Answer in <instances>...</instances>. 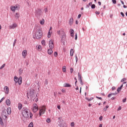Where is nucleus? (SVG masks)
Wrapping results in <instances>:
<instances>
[{
    "instance_id": "1",
    "label": "nucleus",
    "mask_w": 127,
    "mask_h": 127,
    "mask_svg": "<svg viewBox=\"0 0 127 127\" xmlns=\"http://www.w3.org/2000/svg\"><path fill=\"white\" fill-rule=\"evenodd\" d=\"M22 115L24 118L25 119H28L30 116V119H32V117H33V115L32 113L29 112V110L27 108L23 109Z\"/></svg>"
},
{
    "instance_id": "2",
    "label": "nucleus",
    "mask_w": 127,
    "mask_h": 127,
    "mask_svg": "<svg viewBox=\"0 0 127 127\" xmlns=\"http://www.w3.org/2000/svg\"><path fill=\"white\" fill-rule=\"evenodd\" d=\"M11 114V108L8 107L7 109H5L2 111L1 116L2 119L4 120H7V118H8V115Z\"/></svg>"
},
{
    "instance_id": "3",
    "label": "nucleus",
    "mask_w": 127,
    "mask_h": 127,
    "mask_svg": "<svg viewBox=\"0 0 127 127\" xmlns=\"http://www.w3.org/2000/svg\"><path fill=\"white\" fill-rule=\"evenodd\" d=\"M34 38L36 39H40L42 37V31L40 28L36 29V32L35 33Z\"/></svg>"
},
{
    "instance_id": "4",
    "label": "nucleus",
    "mask_w": 127,
    "mask_h": 127,
    "mask_svg": "<svg viewBox=\"0 0 127 127\" xmlns=\"http://www.w3.org/2000/svg\"><path fill=\"white\" fill-rule=\"evenodd\" d=\"M30 97H31V100L37 102H38V98H37V95L36 94H35L34 90H31L30 93L29 94Z\"/></svg>"
},
{
    "instance_id": "5",
    "label": "nucleus",
    "mask_w": 127,
    "mask_h": 127,
    "mask_svg": "<svg viewBox=\"0 0 127 127\" xmlns=\"http://www.w3.org/2000/svg\"><path fill=\"white\" fill-rule=\"evenodd\" d=\"M57 33L59 35H60L62 40H64V39L66 38V33H65L64 30H59L57 31Z\"/></svg>"
},
{
    "instance_id": "6",
    "label": "nucleus",
    "mask_w": 127,
    "mask_h": 127,
    "mask_svg": "<svg viewBox=\"0 0 127 127\" xmlns=\"http://www.w3.org/2000/svg\"><path fill=\"white\" fill-rule=\"evenodd\" d=\"M14 81L15 83H18L19 85H21V83H22V77L20 76L18 78L16 76H15L14 77Z\"/></svg>"
},
{
    "instance_id": "7",
    "label": "nucleus",
    "mask_w": 127,
    "mask_h": 127,
    "mask_svg": "<svg viewBox=\"0 0 127 127\" xmlns=\"http://www.w3.org/2000/svg\"><path fill=\"white\" fill-rule=\"evenodd\" d=\"M46 111V106H41L40 111H39L40 117H41V116H42V115H44Z\"/></svg>"
},
{
    "instance_id": "8",
    "label": "nucleus",
    "mask_w": 127,
    "mask_h": 127,
    "mask_svg": "<svg viewBox=\"0 0 127 127\" xmlns=\"http://www.w3.org/2000/svg\"><path fill=\"white\" fill-rule=\"evenodd\" d=\"M32 110L33 113H36V112L38 111V106H37V104H36V103H34L33 104V107Z\"/></svg>"
},
{
    "instance_id": "9",
    "label": "nucleus",
    "mask_w": 127,
    "mask_h": 127,
    "mask_svg": "<svg viewBox=\"0 0 127 127\" xmlns=\"http://www.w3.org/2000/svg\"><path fill=\"white\" fill-rule=\"evenodd\" d=\"M49 46L51 49H53L54 48V40H50L49 42Z\"/></svg>"
},
{
    "instance_id": "10",
    "label": "nucleus",
    "mask_w": 127,
    "mask_h": 127,
    "mask_svg": "<svg viewBox=\"0 0 127 127\" xmlns=\"http://www.w3.org/2000/svg\"><path fill=\"white\" fill-rule=\"evenodd\" d=\"M10 9L11 10H12V11H13V12H14V11H15V9H19V6H17V5H16V6H13V5H12L10 7Z\"/></svg>"
},
{
    "instance_id": "11",
    "label": "nucleus",
    "mask_w": 127,
    "mask_h": 127,
    "mask_svg": "<svg viewBox=\"0 0 127 127\" xmlns=\"http://www.w3.org/2000/svg\"><path fill=\"white\" fill-rule=\"evenodd\" d=\"M9 27L10 29H14V28H16V27H17V24L15 23L10 25Z\"/></svg>"
},
{
    "instance_id": "12",
    "label": "nucleus",
    "mask_w": 127,
    "mask_h": 127,
    "mask_svg": "<svg viewBox=\"0 0 127 127\" xmlns=\"http://www.w3.org/2000/svg\"><path fill=\"white\" fill-rule=\"evenodd\" d=\"M22 55L23 58H25L27 56V51H26V50H24L22 53Z\"/></svg>"
},
{
    "instance_id": "13",
    "label": "nucleus",
    "mask_w": 127,
    "mask_h": 127,
    "mask_svg": "<svg viewBox=\"0 0 127 127\" xmlns=\"http://www.w3.org/2000/svg\"><path fill=\"white\" fill-rule=\"evenodd\" d=\"M9 90V89L8 88V87L6 86L4 87V92L5 94H6L7 95V94H8Z\"/></svg>"
},
{
    "instance_id": "14",
    "label": "nucleus",
    "mask_w": 127,
    "mask_h": 127,
    "mask_svg": "<svg viewBox=\"0 0 127 127\" xmlns=\"http://www.w3.org/2000/svg\"><path fill=\"white\" fill-rule=\"evenodd\" d=\"M36 13L37 14V15H41L42 14V11L40 9H38L36 11Z\"/></svg>"
},
{
    "instance_id": "15",
    "label": "nucleus",
    "mask_w": 127,
    "mask_h": 127,
    "mask_svg": "<svg viewBox=\"0 0 127 127\" xmlns=\"http://www.w3.org/2000/svg\"><path fill=\"white\" fill-rule=\"evenodd\" d=\"M73 22H74V19H73V18H71L69 20V25H73Z\"/></svg>"
},
{
    "instance_id": "16",
    "label": "nucleus",
    "mask_w": 127,
    "mask_h": 127,
    "mask_svg": "<svg viewBox=\"0 0 127 127\" xmlns=\"http://www.w3.org/2000/svg\"><path fill=\"white\" fill-rule=\"evenodd\" d=\"M53 49L50 48L48 50V53L49 55H51L52 53H53V51H52Z\"/></svg>"
},
{
    "instance_id": "17",
    "label": "nucleus",
    "mask_w": 127,
    "mask_h": 127,
    "mask_svg": "<svg viewBox=\"0 0 127 127\" xmlns=\"http://www.w3.org/2000/svg\"><path fill=\"white\" fill-rule=\"evenodd\" d=\"M70 36H71V37H74V30H73L72 29H71L70 30Z\"/></svg>"
},
{
    "instance_id": "18",
    "label": "nucleus",
    "mask_w": 127,
    "mask_h": 127,
    "mask_svg": "<svg viewBox=\"0 0 127 127\" xmlns=\"http://www.w3.org/2000/svg\"><path fill=\"white\" fill-rule=\"evenodd\" d=\"M18 110H19V111H20V110H21V109H22V104L20 103H19L18 104Z\"/></svg>"
},
{
    "instance_id": "19",
    "label": "nucleus",
    "mask_w": 127,
    "mask_h": 127,
    "mask_svg": "<svg viewBox=\"0 0 127 127\" xmlns=\"http://www.w3.org/2000/svg\"><path fill=\"white\" fill-rule=\"evenodd\" d=\"M0 125L2 127H3V126H4V124H3V120H2V119H1V118H0Z\"/></svg>"
},
{
    "instance_id": "20",
    "label": "nucleus",
    "mask_w": 127,
    "mask_h": 127,
    "mask_svg": "<svg viewBox=\"0 0 127 127\" xmlns=\"http://www.w3.org/2000/svg\"><path fill=\"white\" fill-rule=\"evenodd\" d=\"M64 87H72V86L71 85V84H69V83H64Z\"/></svg>"
},
{
    "instance_id": "21",
    "label": "nucleus",
    "mask_w": 127,
    "mask_h": 127,
    "mask_svg": "<svg viewBox=\"0 0 127 127\" xmlns=\"http://www.w3.org/2000/svg\"><path fill=\"white\" fill-rule=\"evenodd\" d=\"M6 104L7 106H10V100H9V99L6 100Z\"/></svg>"
},
{
    "instance_id": "22",
    "label": "nucleus",
    "mask_w": 127,
    "mask_h": 127,
    "mask_svg": "<svg viewBox=\"0 0 127 127\" xmlns=\"http://www.w3.org/2000/svg\"><path fill=\"white\" fill-rule=\"evenodd\" d=\"M45 22V20H44V19H43L41 20H40V23L41 24V25H43L44 24V23Z\"/></svg>"
},
{
    "instance_id": "23",
    "label": "nucleus",
    "mask_w": 127,
    "mask_h": 127,
    "mask_svg": "<svg viewBox=\"0 0 127 127\" xmlns=\"http://www.w3.org/2000/svg\"><path fill=\"white\" fill-rule=\"evenodd\" d=\"M73 55H74V50H73V49H71L70 52V56H73Z\"/></svg>"
},
{
    "instance_id": "24",
    "label": "nucleus",
    "mask_w": 127,
    "mask_h": 127,
    "mask_svg": "<svg viewBox=\"0 0 127 127\" xmlns=\"http://www.w3.org/2000/svg\"><path fill=\"white\" fill-rule=\"evenodd\" d=\"M38 51H41L42 50V47L41 45L38 46Z\"/></svg>"
},
{
    "instance_id": "25",
    "label": "nucleus",
    "mask_w": 127,
    "mask_h": 127,
    "mask_svg": "<svg viewBox=\"0 0 127 127\" xmlns=\"http://www.w3.org/2000/svg\"><path fill=\"white\" fill-rule=\"evenodd\" d=\"M42 45H43V46H45L46 45V43H45V40H43L41 42Z\"/></svg>"
},
{
    "instance_id": "26",
    "label": "nucleus",
    "mask_w": 127,
    "mask_h": 127,
    "mask_svg": "<svg viewBox=\"0 0 127 127\" xmlns=\"http://www.w3.org/2000/svg\"><path fill=\"white\" fill-rule=\"evenodd\" d=\"M50 37H51V32H50V31H49L48 33V38H50Z\"/></svg>"
},
{
    "instance_id": "27",
    "label": "nucleus",
    "mask_w": 127,
    "mask_h": 127,
    "mask_svg": "<svg viewBox=\"0 0 127 127\" xmlns=\"http://www.w3.org/2000/svg\"><path fill=\"white\" fill-rule=\"evenodd\" d=\"M78 80H81L82 79V76H81V74L80 73H78Z\"/></svg>"
},
{
    "instance_id": "28",
    "label": "nucleus",
    "mask_w": 127,
    "mask_h": 127,
    "mask_svg": "<svg viewBox=\"0 0 127 127\" xmlns=\"http://www.w3.org/2000/svg\"><path fill=\"white\" fill-rule=\"evenodd\" d=\"M28 127H33V123L31 122V123L29 124Z\"/></svg>"
},
{
    "instance_id": "29",
    "label": "nucleus",
    "mask_w": 127,
    "mask_h": 127,
    "mask_svg": "<svg viewBox=\"0 0 127 127\" xmlns=\"http://www.w3.org/2000/svg\"><path fill=\"white\" fill-rule=\"evenodd\" d=\"M93 99L94 98H93V97H91L90 98L87 97L86 98V100H87V101H92V100H93Z\"/></svg>"
},
{
    "instance_id": "30",
    "label": "nucleus",
    "mask_w": 127,
    "mask_h": 127,
    "mask_svg": "<svg viewBox=\"0 0 127 127\" xmlns=\"http://www.w3.org/2000/svg\"><path fill=\"white\" fill-rule=\"evenodd\" d=\"M15 17H17V18H18V17H19V13H16V14L15 15Z\"/></svg>"
},
{
    "instance_id": "31",
    "label": "nucleus",
    "mask_w": 127,
    "mask_h": 127,
    "mask_svg": "<svg viewBox=\"0 0 127 127\" xmlns=\"http://www.w3.org/2000/svg\"><path fill=\"white\" fill-rule=\"evenodd\" d=\"M117 93H111V94H109L108 95V98H110V97H111V96H113V95H116Z\"/></svg>"
},
{
    "instance_id": "32",
    "label": "nucleus",
    "mask_w": 127,
    "mask_h": 127,
    "mask_svg": "<svg viewBox=\"0 0 127 127\" xmlns=\"http://www.w3.org/2000/svg\"><path fill=\"white\" fill-rule=\"evenodd\" d=\"M54 55L55 57H57V56H58V53L56 52H55L54 53Z\"/></svg>"
},
{
    "instance_id": "33",
    "label": "nucleus",
    "mask_w": 127,
    "mask_h": 127,
    "mask_svg": "<svg viewBox=\"0 0 127 127\" xmlns=\"http://www.w3.org/2000/svg\"><path fill=\"white\" fill-rule=\"evenodd\" d=\"M63 72H65L66 71V66H63Z\"/></svg>"
},
{
    "instance_id": "34",
    "label": "nucleus",
    "mask_w": 127,
    "mask_h": 127,
    "mask_svg": "<svg viewBox=\"0 0 127 127\" xmlns=\"http://www.w3.org/2000/svg\"><path fill=\"white\" fill-rule=\"evenodd\" d=\"M5 66V64H4L0 67V69H3V68H4V66Z\"/></svg>"
},
{
    "instance_id": "35",
    "label": "nucleus",
    "mask_w": 127,
    "mask_h": 127,
    "mask_svg": "<svg viewBox=\"0 0 127 127\" xmlns=\"http://www.w3.org/2000/svg\"><path fill=\"white\" fill-rule=\"evenodd\" d=\"M75 126V123L74 122H72L70 124L71 127H74Z\"/></svg>"
},
{
    "instance_id": "36",
    "label": "nucleus",
    "mask_w": 127,
    "mask_h": 127,
    "mask_svg": "<svg viewBox=\"0 0 127 127\" xmlns=\"http://www.w3.org/2000/svg\"><path fill=\"white\" fill-rule=\"evenodd\" d=\"M77 38H78L77 34V33H75V40H77Z\"/></svg>"
},
{
    "instance_id": "37",
    "label": "nucleus",
    "mask_w": 127,
    "mask_h": 127,
    "mask_svg": "<svg viewBox=\"0 0 127 127\" xmlns=\"http://www.w3.org/2000/svg\"><path fill=\"white\" fill-rule=\"evenodd\" d=\"M112 2L114 4H116V3H117V0H112Z\"/></svg>"
},
{
    "instance_id": "38",
    "label": "nucleus",
    "mask_w": 127,
    "mask_h": 127,
    "mask_svg": "<svg viewBox=\"0 0 127 127\" xmlns=\"http://www.w3.org/2000/svg\"><path fill=\"white\" fill-rule=\"evenodd\" d=\"M62 93H66V90L65 89H62Z\"/></svg>"
},
{
    "instance_id": "39",
    "label": "nucleus",
    "mask_w": 127,
    "mask_h": 127,
    "mask_svg": "<svg viewBox=\"0 0 127 127\" xmlns=\"http://www.w3.org/2000/svg\"><path fill=\"white\" fill-rule=\"evenodd\" d=\"M95 7H96V5L93 4L91 5V8H95Z\"/></svg>"
},
{
    "instance_id": "40",
    "label": "nucleus",
    "mask_w": 127,
    "mask_h": 127,
    "mask_svg": "<svg viewBox=\"0 0 127 127\" xmlns=\"http://www.w3.org/2000/svg\"><path fill=\"white\" fill-rule=\"evenodd\" d=\"M50 122H51V121L50 120V118H48L47 119V123H50Z\"/></svg>"
},
{
    "instance_id": "41",
    "label": "nucleus",
    "mask_w": 127,
    "mask_h": 127,
    "mask_svg": "<svg viewBox=\"0 0 127 127\" xmlns=\"http://www.w3.org/2000/svg\"><path fill=\"white\" fill-rule=\"evenodd\" d=\"M4 99H5L4 97L1 98V99L0 100V104L2 102V101H3V100H4Z\"/></svg>"
},
{
    "instance_id": "42",
    "label": "nucleus",
    "mask_w": 127,
    "mask_h": 127,
    "mask_svg": "<svg viewBox=\"0 0 127 127\" xmlns=\"http://www.w3.org/2000/svg\"><path fill=\"white\" fill-rule=\"evenodd\" d=\"M121 90H122V88L119 87V88L117 89V91H118V92H119L120 91H121Z\"/></svg>"
},
{
    "instance_id": "43",
    "label": "nucleus",
    "mask_w": 127,
    "mask_h": 127,
    "mask_svg": "<svg viewBox=\"0 0 127 127\" xmlns=\"http://www.w3.org/2000/svg\"><path fill=\"white\" fill-rule=\"evenodd\" d=\"M75 60H76V63L78 62V57H77V55H75Z\"/></svg>"
},
{
    "instance_id": "44",
    "label": "nucleus",
    "mask_w": 127,
    "mask_h": 127,
    "mask_svg": "<svg viewBox=\"0 0 127 127\" xmlns=\"http://www.w3.org/2000/svg\"><path fill=\"white\" fill-rule=\"evenodd\" d=\"M45 12H48V9L47 8H46L44 9Z\"/></svg>"
},
{
    "instance_id": "45",
    "label": "nucleus",
    "mask_w": 127,
    "mask_h": 127,
    "mask_svg": "<svg viewBox=\"0 0 127 127\" xmlns=\"http://www.w3.org/2000/svg\"><path fill=\"white\" fill-rule=\"evenodd\" d=\"M126 80H127V78H124L121 80V82H124V81H126Z\"/></svg>"
},
{
    "instance_id": "46",
    "label": "nucleus",
    "mask_w": 127,
    "mask_h": 127,
    "mask_svg": "<svg viewBox=\"0 0 127 127\" xmlns=\"http://www.w3.org/2000/svg\"><path fill=\"white\" fill-rule=\"evenodd\" d=\"M121 15H122V16H123V17H125V14H124V12H121Z\"/></svg>"
},
{
    "instance_id": "47",
    "label": "nucleus",
    "mask_w": 127,
    "mask_h": 127,
    "mask_svg": "<svg viewBox=\"0 0 127 127\" xmlns=\"http://www.w3.org/2000/svg\"><path fill=\"white\" fill-rule=\"evenodd\" d=\"M102 120H103V116H100V117H99V120H100V121H102Z\"/></svg>"
},
{
    "instance_id": "48",
    "label": "nucleus",
    "mask_w": 127,
    "mask_h": 127,
    "mask_svg": "<svg viewBox=\"0 0 127 127\" xmlns=\"http://www.w3.org/2000/svg\"><path fill=\"white\" fill-rule=\"evenodd\" d=\"M80 81V84L81 85H83L84 83H83V81H82V79H79Z\"/></svg>"
},
{
    "instance_id": "49",
    "label": "nucleus",
    "mask_w": 127,
    "mask_h": 127,
    "mask_svg": "<svg viewBox=\"0 0 127 127\" xmlns=\"http://www.w3.org/2000/svg\"><path fill=\"white\" fill-rule=\"evenodd\" d=\"M123 103H126V102H127V98L123 99Z\"/></svg>"
},
{
    "instance_id": "50",
    "label": "nucleus",
    "mask_w": 127,
    "mask_h": 127,
    "mask_svg": "<svg viewBox=\"0 0 127 127\" xmlns=\"http://www.w3.org/2000/svg\"><path fill=\"white\" fill-rule=\"evenodd\" d=\"M96 14H100V11H97L95 12Z\"/></svg>"
},
{
    "instance_id": "51",
    "label": "nucleus",
    "mask_w": 127,
    "mask_h": 127,
    "mask_svg": "<svg viewBox=\"0 0 127 127\" xmlns=\"http://www.w3.org/2000/svg\"><path fill=\"white\" fill-rule=\"evenodd\" d=\"M121 110H122V107L120 106L118 109V111H121Z\"/></svg>"
},
{
    "instance_id": "52",
    "label": "nucleus",
    "mask_w": 127,
    "mask_h": 127,
    "mask_svg": "<svg viewBox=\"0 0 127 127\" xmlns=\"http://www.w3.org/2000/svg\"><path fill=\"white\" fill-rule=\"evenodd\" d=\"M112 91H114V90H116V87L113 86V87L112 88Z\"/></svg>"
},
{
    "instance_id": "53",
    "label": "nucleus",
    "mask_w": 127,
    "mask_h": 127,
    "mask_svg": "<svg viewBox=\"0 0 127 127\" xmlns=\"http://www.w3.org/2000/svg\"><path fill=\"white\" fill-rule=\"evenodd\" d=\"M97 99H99V100H102V97H99L98 96H96Z\"/></svg>"
},
{
    "instance_id": "54",
    "label": "nucleus",
    "mask_w": 127,
    "mask_h": 127,
    "mask_svg": "<svg viewBox=\"0 0 127 127\" xmlns=\"http://www.w3.org/2000/svg\"><path fill=\"white\" fill-rule=\"evenodd\" d=\"M80 94L82 93V87H80V91H79Z\"/></svg>"
},
{
    "instance_id": "55",
    "label": "nucleus",
    "mask_w": 127,
    "mask_h": 127,
    "mask_svg": "<svg viewBox=\"0 0 127 127\" xmlns=\"http://www.w3.org/2000/svg\"><path fill=\"white\" fill-rule=\"evenodd\" d=\"M120 1L122 3V4H125V2H124V1L121 0Z\"/></svg>"
},
{
    "instance_id": "56",
    "label": "nucleus",
    "mask_w": 127,
    "mask_h": 127,
    "mask_svg": "<svg viewBox=\"0 0 127 127\" xmlns=\"http://www.w3.org/2000/svg\"><path fill=\"white\" fill-rule=\"evenodd\" d=\"M81 14H79L78 15V18H80V17H81Z\"/></svg>"
},
{
    "instance_id": "57",
    "label": "nucleus",
    "mask_w": 127,
    "mask_h": 127,
    "mask_svg": "<svg viewBox=\"0 0 127 127\" xmlns=\"http://www.w3.org/2000/svg\"><path fill=\"white\" fill-rule=\"evenodd\" d=\"M51 30H52V27H50L49 31L51 32Z\"/></svg>"
},
{
    "instance_id": "58",
    "label": "nucleus",
    "mask_w": 127,
    "mask_h": 127,
    "mask_svg": "<svg viewBox=\"0 0 127 127\" xmlns=\"http://www.w3.org/2000/svg\"><path fill=\"white\" fill-rule=\"evenodd\" d=\"M57 108H58V109H59V110H60V109H61V107L60 105H58Z\"/></svg>"
},
{
    "instance_id": "59",
    "label": "nucleus",
    "mask_w": 127,
    "mask_h": 127,
    "mask_svg": "<svg viewBox=\"0 0 127 127\" xmlns=\"http://www.w3.org/2000/svg\"><path fill=\"white\" fill-rule=\"evenodd\" d=\"M107 108H104V109H103V111H104V112H106V111H107Z\"/></svg>"
},
{
    "instance_id": "60",
    "label": "nucleus",
    "mask_w": 127,
    "mask_h": 127,
    "mask_svg": "<svg viewBox=\"0 0 127 127\" xmlns=\"http://www.w3.org/2000/svg\"><path fill=\"white\" fill-rule=\"evenodd\" d=\"M123 7H124V8H127V6L126 5H123Z\"/></svg>"
},
{
    "instance_id": "61",
    "label": "nucleus",
    "mask_w": 127,
    "mask_h": 127,
    "mask_svg": "<svg viewBox=\"0 0 127 127\" xmlns=\"http://www.w3.org/2000/svg\"><path fill=\"white\" fill-rule=\"evenodd\" d=\"M70 72H71V73L73 72V68L70 69Z\"/></svg>"
},
{
    "instance_id": "62",
    "label": "nucleus",
    "mask_w": 127,
    "mask_h": 127,
    "mask_svg": "<svg viewBox=\"0 0 127 127\" xmlns=\"http://www.w3.org/2000/svg\"><path fill=\"white\" fill-rule=\"evenodd\" d=\"M103 127V124H100L99 127Z\"/></svg>"
},
{
    "instance_id": "63",
    "label": "nucleus",
    "mask_w": 127,
    "mask_h": 127,
    "mask_svg": "<svg viewBox=\"0 0 127 127\" xmlns=\"http://www.w3.org/2000/svg\"><path fill=\"white\" fill-rule=\"evenodd\" d=\"M106 108V109H109V106L108 105H107L106 106V108Z\"/></svg>"
},
{
    "instance_id": "64",
    "label": "nucleus",
    "mask_w": 127,
    "mask_h": 127,
    "mask_svg": "<svg viewBox=\"0 0 127 127\" xmlns=\"http://www.w3.org/2000/svg\"><path fill=\"white\" fill-rule=\"evenodd\" d=\"M98 4H99V5H101V2L99 1V2H98Z\"/></svg>"
}]
</instances>
